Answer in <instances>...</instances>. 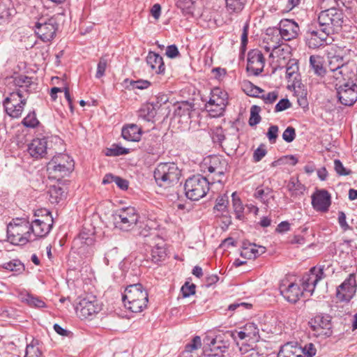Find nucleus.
<instances>
[{
    "mask_svg": "<svg viewBox=\"0 0 357 357\" xmlns=\"http://www.w3.org/2000/svg\"><path fill=\"white\" fill-rule=\"evenodd\" d=\"M122 301L128 310L138 313L147 307L149 294L142 284H133L126 287Z\"/></svg>",
    "mask_w": 357,
    "mask_h": 357,
    "instance_id": "nucleus-1",
    "label": "nucleus"
},
{
    "mask_svg": "<svg viewBox=\"0 0 357 357\" xmlns=\"http://www.w3.org/2000/svg\"><path fill=\"white\" fill-rule=\"evenodd\" d=\"M7 238L13 245H25L27 242L34 241L30 232L29 222L26 219L13 220L7 225Z\"/></svg>",
    "mask_w": 357,
    "mask_h": 357,
    "instance_id": "nucleus-2",
    "label": "nucleus"
},
{
    "mask_svg": "<svg viewBox=\"0 0 357 357\" xmlns=\"http://www.w3.org/2000/svg\"><path fill=\"white\" fill-rule=\"evenodd\" d=\"M73 168V160L65 153L54 155L47 165V171L50 177L56 180H61L68 176Z\"/></svg>",
    "mask_w": 357,
    "mask_h": 357,
    "instance_id": "nucleus-3",
    "label": "nucleus"
},
{
    "mask_svg": "<svg viewBox=\"0 0 357 357\" xmlns=\"http://www.w3.org/2000/svg\"><path fill=\"white\" fill-rule=\"evenodd\" d=\"M181 176V171L174 162H161L153 172L155 181L160 187L177 183Z\"/></svg>",
    "mask_w": 357,
    "mask_h": 357,
    "instance_id": "nucleus-4",
    "label": "nucleus"
},
{
    "mask_svg": "<svg viewBox=\"0 0 357 357\" xmlns=\"http://www.w3.org/2000/svg\"><path fill=\"white\" fill-rule=\"evenodd\" d=\"M343 22V12L333 6L322 10L318 15L319 27H324L328 32L332 34L338 32L341 29Z\"/></svg>",
    "mask_w": 357,
    "mask_h": 357,
    "instance_id": "nucleus-5",
    "label": "nucleus"
},
{
    "mask_svg": "<svg viewBox=\"0 0 357 357\" xmlns=\"http://www.w3.org/2000/svg\"><path fill=\"white\" fill-rule=\"evenodd\" d=\"M209 185L210 183L206 177L200 174L194 175L185 181V195L191 200L197 201L206 196L209 190Z\"/></svg>",
    "mask_w": 357,
    "mask_h": 357,
    "instance_id": "nucleus-6",
    "label": "nucleus"
},
{
    "mask_svg": "<svg viewBox=\"0 0 357 357\" xmlns=\"http://www.w3.org/2000/svg\"><path fill=\"white\" fill-rule=\"evenodd\" d=\"M114 225L121 231L132 230L137 224L139 214L134 207H126L119 209L112 215Z\"/></svg>",
    "mask_w": 357,
    "mask_h": 357,
    "instance_id": "nucleus-7",
    "label": "nucleus"
},
{
    "mask_svg": "<svg viewBox=\"0 0 357 357\" xmlns=\"http://www.w3.org/2000/svg\"><path fill=\"white\" fill-rule=\"evenodd\" d=\"M343 50L338 47H331L330 50H327V61L328 65V76L333 77L335 80L340 79L342 75H340V71H342V68L345 66V64L348 62L345 59V55Z\"/></svg>",
    "mask_w": 357,
    "mask_h": 357,
    "instance_id": "nucleus-8",
    "label": "nucleus"
},
{
    "mask_svg": "<svg viewBox=\"0 0 357 357\" xmlns=\"http://www.w3.org/2000/svg\"><path fill=\"white\" fill-rule=\"evenodd\" d=\"M59 24L54 17L47 20L40 19L36 22L33 30L36 35L43 42H50L56 36Z\"/></svg>",
    "mask_w": 357,
    "mask_h": 357,
    "instance_id": "nucleus-9",
    "label": "nucleus"
},
{
    "mask_svg": "<svg viewBox=\"0 0 357 357\" xmlns=\"http://www.w3.org/2000/svg\"><path fill=\"white\" fill-rule=\"evenodd\" d=\"M53 225V218L50 211L46 212V215L43 219H35L29 222L30 232L32 238L36 241L38 238L45 237L51 231Z\"/></svg>",
    "mask_w": 357,
    "mask_h": 357,
    "instance_id": "nucleus-10",
    "label": "nucleus"
},
{
    "mask_svg": "<svg viewBox=\"0 0 357 357\" xmlns=\"http://www.w3.org/2000/svg\"><path fill=\"white\" fill-rule=\"evenodd\" d=\"M309 324L317 337H328L333 334L331 317L326 314L315 316Z\"/></svg>",
    "mask_w": 357,
    "mask_h": 357,
    "instance_id": "nucleus-11",
    "label": "nucleus"
},
{
    "mask_svg": "<svg viewBox=\"0 0 357 357\" xmlns=\"http://www.w3.org/2000/svg\"><path fill=\"white\" fill-rule=\"evenodd\" d=\"M356 280L354 273L348 278L337 288L336 297L340 301L349 302L354 296L356 291Z\"/></svg>",
    "mask_w": 357,
    "mask_h": 357,
    "instance_id": "nucleus-12",
    "label": "nucleus"
},
{
    "mask_svg": "<svg viewBox=\"0 0 357 357\" xmlns=\"http://www.w3.org/2000/svg\"><path fill=\"white\" fill-rule=\"evenodd\" d=\"M324 270V266L318 268L314 266L304 274L301 279L303 291L312 294L318 282L325 277Z\"/></svg>",
    "mask_w": 357,
    "mask_h": 357,
    "instance_id": "nucleus-13",
    "label": "nucleus"
},
{
    "mask_svg": "<svg viewBox=\"0 0 357 357\" xmlns=\"http://www.w3.org/2000/svg\"><path fill=\"white\" fill-rule=\"evenodd\" d=\"M339 101L345 106H351L357 101V84L345 82L337 88Z\"/></svg>",
    "mask_w": 357,
    "mask_h": 357,
    "instance_id": "nucleus-14",
    "label": "nucleus"
},
{
    "mask_svg": "<svg viewBox=\"0 0 357 357\" xmlns=\"http://www.w3.org/2000/svg\"><path fill=\"white\" fill-rule=\"evenodd\" d=\"M319 28V29H314L312 27H309L306 31L305 40L309 48L316 49L319 47L326 40L328 36L332 34L328 32L324 27Z\"/></svg>",
    "mask_w": 357,
    "mask_h": 357,
    "instance_id": "nucleus-15",
    "label": "nucleus"
},
{
    "mask_svg": "<svg viewBox=\"0 0 357 357\" xmlns=\"http://www.w3.org/2000/svg\"><path fill=\"white\" fill-rule=\"evenodd\" d=\"M100 310V307L95 296H89L82 299L75 307L77 314L82 319H86L98 313Z\"/></svg>",
    "mask_w": 357,
    "mask_h": 357,
    "instance_id": "nucleus-16",
    "label": "nucleus"
},
{
    "mask_svg": "<svg viewBox=\"0 0 357 357\" xmlns=\"http://www.w3.org/2000/svg\"><path fill=\"white\" fill-rule=\"evenodd\" d=\"M279 290L283 297L289 302L296 303L303 294L300 286L294 282H288L287 280L281 282Z\"/></svg>",
    "mask_w": 357,
    "mask_h": 357,
    "instance_id": "nucleus-17",
    "label": "nucleus"
},
{
    "mask_svg": "<svg viewBox=\"0 0 357 357\" xmlns=\"http://www.w3.org/2000/svg\"><path fill=\"white\" fill-rule=\"evenodd\" d=\"M140 148L157 158L163 153L160 137L153 133L149 134L144 138Z\"/></svg>",
    "mask_w": 357,
    "mask_h": 357,
    "instance_id": "nucleus-18",
    "label": "nucleus"
},
{
    "mask_svg": "<svg viewBox=\"0 0 357 357\" xmlns=\"http://www.w3.org/2000/svg\"><path fill=\"white\" fill-rule=\"evenodd\" d=\"M265 59L261 51L252 50L248 54L247 70L257 76L264 70Z\"/></svg>",
    "mask_w": 357,
    "mask_h": 357,
    "instance_id": "nucleus-19",
    "label": "nucleus"
},
{
    "mask_svg": "<svg viewBox=\"0 0 357 357\" xmlns=\"http://www.w3.org/2000/svg\"><path fill=\"white\" fill-rule=\"evenodd\" d=\"M282 39L287 41L296 38L299 34L298 24L293 20L283 19L278 24Z\"/></svg>",
    "mask_w": 357,
    "mask_h": 357,
    "instance_id": "nucleus-20",
    "label": "nucleus"
},
{
    "mask_svg": "<svg viewBox=\"0 0 357 357\" xmlns=\"http://www.w3.org/2000/svg\"><path fill=\"white\" fill-rule=\"evenodd\" d=\"M331 203V195L326 190H317L312 195V205L317 211H328Z\"/></svg>",
    "mask_w": 357,
    "mask_h": 357,
    "instance_id": "nucleus-21",
    "label": "nucleus"
},
{
    "mask_svg": "<svg viewBox=\"0 0 357 357\" xmlns=\"http://www.w3.org/2000/svg\"><path fill=\"white\" fill-rule=\"evenodd\" d=\"M28 152L35 158H43L47 153V141L46 137L36 138L29 144Z\"/></svg>",
    "mask_w": 357,
    "mask_h": 357,
    "instance_id": "nucleus-22",
    "label": "nucleus"
},
{
    "mask_svg": "<svg viewBox=\"0 0 357 357\" xmlns=\"http://www.w3.org/2000/svg\"><path fill=\"white\" fill-rule=\"evenodd\" d=\"M94 231L87 229L86 227L82 229L78 236L74 240V244L79 246V249L83 248L84 250L85 246L89 247V253L93 252L91 246L94 244Z\"/></svg>",
    "mask_w": 357,
    "mask_h": 357,
    "instance_id": "nucleus-23",
    "label": "nucleus"
},
{
    "mask_svg": "<svg viewBox=\"0 0 357 357\" xmlns=\"http://www.w3.org/2000/svg\"><path fill=\"white\" fill-rule=\"evenodd\" d=\"M211 95L209 100L206 104V107H210L211 105L215 104L220 107L219 111L222 108H226L228 105V95L226 91L215 87L211 90Z\"/></svg>",
    "mask_w": 357,
    "mask_h": 357,
    "instance_id": "nucleus-24",
    "label": "nucleus"
},
{
    "mask_svg": "<svg viewBox=\"0 0 357 357\" xmlns=\"http://www.w3.org/2000/svg\"><path fill=\"white\" fill-rule=\"evenodd\" d=\"M147 65L156 74H164L165 66L162 57L154 52L149 51L146 59Z\"/></svg>",
    "mask_w": 357,
    "mask_h": 357,
    "instance_id": "nucleus-25",
    "label": "nucleus"
},
{
    "mask_svg": "<svg viewBox=\"0 0 357 357\" xmlns=\"http://www.w3.org/2000/svg\"><path fill=\"white\" fill-rule=\"evenodd\" d=\"M228 168L229 164L227 160L215 156L210 160L208 171L210 173L215 174V176H221L225 175Z\"/></svg>",
    "mask_w": 357,
    "mask_h": 357,
    "instance_id": "nucleus-26",
    "label": "nucleus"
},
{
    "mask_svg": "<svg viewBox=\"0 0 357 357\" xmlns=\"http://www.w3.org/2000/svg\"><path fill=\"white\" fill-rule=\"evenodd\" d=\"M342 69V71H340L342 77L337 81L340 82L347 81V82L350 84L357 83V66L354 61H348Z\"/></svg>",
    "mask_w": 357,
    "mask_h": 357,
    "instance_id": "nucleus-27",
    "label": "nucleus"
},
{
    "mask_svg": "<svg viewBox=\"0 0 357 357\" xmlns=\"http://www.w3.org/2000/svg\"><path fill=\"white\" fill-rule=\"evenodd\" d=\"M142 133V128L134 123L124 126L121 130L122 137L130 142H139L141 139Z\"/></svg>",
    "mask_w": 357,
    "mask_h": 357,
    "instance_id": "nucleus-28",
    "label": "nucleus"
},
{
    "mask_svg": "<svg viewBox=\"0 0 357 357\" xmlns=\"http://www.w3.org/2000/svg\"><path fill=\"white\" fill-rule=\"evenodd\" d=\"M195 110L194 103L189 101L178 102L174 105V115L186 119L191 118V113Z\"/></svg>",
    "mask_w": 357,
    "mask_h": 357,
    "instance_id": "nucleus-29",
    "label": "nucleus"
},
{
    "mask_svg": "<svg viewBox=\"0 0 357 357\" xmlns=\"http://www.w3.org/2000/svg\"><path fill=\"white\" fill-rule=\"evenodd\" d=\"M277 357H303L302 347L297 344L287 342L281 347Z\"/></svg>",
    "mask_w": 357,
    "mask_h": 357,
    "instance_id": "nucleus-30",
    "label": "nucleus"
},
{
    "mask_svg": "<svg viewBox=\"0 0 357 357\" xmlns=\"http://www.w3.org/2000/svg\"><path fill=\"white\" fill-rule=\"evenodd\" d=\"M227 349V347L222 342L213 340L208 347H204V354L208 357H223Z\"/></svg>",
    "mask_w": 357,
    "mask_h": 357,
    "instance_id": "nucleus-31",
    "label": "nucleus"
},
{
    "mask_svg": "<svg viewBox=\"0 0 357 357\" xmlns=\"http://www.w3.org/2000/svg\"><path fill=\"white\" fill-rule=\"evenodd\" d=\"M267 43H272L273 49L278 48L282 43V37L279 26L269 27L266 31Z\"/></svg>",
    "mask_w": 357,
    "mask_h": 357,
    "instance_id": "nucleus-32",
    "label": "nucleus"
},
{
    "mask_svg": "<svg viewBox=\"0 0 357 357\" xmlns=\"http://www.w3.org/2000/svg\"><path fill=\"white\" fill-rule=\"evenodd\" d=\"M310 66L314 73L319 77H324L328 74V70L324 67L323 58L318 55H312L310 57Z\"/></svg>",
    "mask_w": 357,
    "mask_h": 357,
    "instance_id": "nucleus-33",
    "label": "nucleus"
},
{
    "mask_svg": "<svg viewBox=\"0 0 357 357\" xmlns=\"http://www.w3.org/2000/svg\"><path fill=\"white\" fill-rule=\"evenodd\" d=\"M26 104V98L22 99L19 103H12L10 105L3 106L6 112L13 118L21 116L24 106Z\"/></svg>",
    "mask_w": 357,
    "mask_h": 357,
    "instance_id": "nucleus-34",
    "label": "nucleus"
},
{
    "mask_svg": "<svg viewBox=\"0 0 357 357\" xmlns=\"http://www.w3.org/2000/svg\"><path fill=\"white\" fill-rule=\"evenodd\" d=\"M273 191L268 187H257L255 190L254 197L265 205H268L270 199L274 198Z\"/></svg>",
    "mask_w": 357,
    "mask_h": 357,
    "instance_id": "nucleus-35",
    "label": "nucleus"
},
{
    "mask_svg": "<svg viewBox=\"0 0 357 357\" xmlns=\"http://www.w3.org/2000/svg\"><path fill=\"white\" fill-rule=\"evenodd\" d=\"M49 201L53 204H58L66 197V192L59 185H51L47 192Z\"/></svg>",
    "mask_w": 357,
    "mask_h": 357,
    "instance_id": "nucleus-36",
    "label": "nucleus"
},
{
    "mask_svg": "<svg viewBox=\"0 0 357 357\" xmlns=\"http://www.w3.org/2000/svg\"><path fill=\"white\" fill-rule=\"evenodd\" d=\"M24 357H45L38 340L33 339L31 343L26 345Z\"/></svg>",
    "mask_w": 357,
    "mask_h": 357,
    "instance_id": "nucleus-37",
    "label": "nucleus"
},
{
    "mask_svg": "<svg viewBox=\"0 0 357 357\" xmlns=\"http://www.w3.org/2000/svg\"><path fill=\"white\" fill-rule=\"evenodd\" d=\"M157 110L151 102L147 103L139 110L138 116L146 121H151L155 116Z\"/></svg>",
    "mask_w": 357,
    "mask_h": 357,
    "instance_id": "nucleus-38",
    "label": "nucleus"
},
{
    "mask_svg": "<svg viewBox=\"0 0 357 357\" xmlns=\"http://www.w3.org/2000/svg\"><path fill=\"white\" fill-rule=\"evenodd\" d=\"M226 8L229 15H238L243 10L247 0H225Z\"/></svg>",
    "mask_w": 357,
    "mask_h": 357,
    "instance_id": "nucleus-39",
    "label": "nucleus"
},
{
    "mask_svg": "<svg viewBox=\"0 0 357 357\" xmlns=\"http://www.w3.org/2000/svg\"><path fill=\"white\" fill-rule=\"evenodd\" d=\"M13 82L15 86L18 88L17 89H22L23 91V93L26 92L27 94H29V88L33 84L31 77L20 75L14 78Z\"/></svg>",
    "mask_w": 357,
    "mask_h": 357,
    "instance_id": "nucleus-40",
    "label": "nucleus"
},
{
    "mask_svg": "<svg viewBox=\"0 0 357 357\" xmlns=\"http://www.w3.org/2000/svg\"><path fill=\"white\" fill-rule=\"evenodd\" d=\"M257 245L253 244V246L248 248L246 250H241L240 255L241 257L245 259H255L261 254L265 252V248L263 246H259V249L256 248Z\"/></svg>",
    "mask_w": 357,
    "mask_h": 357,
    "instance_id": "nucleus-41",
    "label": "nucleus"
},
{
    "mask_svg": "<svg viewBox=\"0 0 357 357\" xmlns=\"http://www.w3.org/2000/svg\"><path fill=\"white\" fill-rule=\"evenodd\" d=\"M15 13V10L4 3H0V24L8 22L11 16Z\"/></svg>",
    "mask_w": 357,
    "mask_h": 357,
    "instance_id": "nucleus-42",
    "label": "nucleus"
},
{
    "mask_svg": "<svg viewBox=\"0 0 357 357\" xmlns=\"http://www.w3.org/2000/svg\"><path fill=\"white\" fill-rule=\"evenodd\" d=\"M130 153V149L124 148L118 144H113L110 148L105 150V154L107 156H119L126 155Z\"/></svg>",
    "mask_w": 357,
    "mask_h": 357,
    "instance_id": "nucleus-43",
    "label": "nucleus"
},
{
    "mask_svg": "<svg viewBox=\"0 0 357 357\" xmlns=\"http://www.w3.org/2000/svg\"><path fill=\"white\" fill-rule=\"evenodd\" d=\"M243 91L246 93V94L252 97L259 98L261 93H264V89L254 85L250 82H245L243 83Z\"/></svg>",
    "mask_w": 357,
    "mask_h": 357,
    "instance_id": "nucleus-44",
    "label": "nucleus"
},
{
    "mask_svg": "<svg viewBox=\"0 0 357 357\" xmlns=\"http://www.w3.org/2000/svg\"><path fill=\"white\" fill-rule=\"evenodd\" d=\"M195 1L193 0H178L176 6L182 10L184 15H192L194 11Z\"/></svg>",
    "mask_w": 357,
    "mask_h": 357,
    "instance_id": "nucleus-45",
    "label": "nucleus"
},
{
    "mask_svg": "<svg viewBox=\"0 0 357 357\" xmlns=\"http://www.w3.org/2000/svg\"><path fill=\"white\" fill-rule=\"evenodd\" d=\"M166 250L162 246L156 245L151 250V259L154 263H158L166 257Z\"/></svg>",
    "mask_w": 357,
    "mask_h": 357,
    "instance_id": "nucleus-46",
    "label": "nucleus"
},
{
    "mask_svg": "<svg viewBox=\"0 0 357 357\" xmlns=\"http://www.w3.org/2000/svg\"><path fill=\"white\" fill-rule=\"evenodd\" d=\"M202 346L201 338L199 336H195L192 341L187 344L185 350L182 352V357H188L194 350H197Z\"/></svg>",
    "mask_w": 357,
    "mask_h": 357,
    "instance_id": "nucleus-47",
    "label": "nucleus"
},
{
    "mask_svg": "<svg viewBox=\"0 0 357 357\" xmlns=\"http://www.w3.org/2000/svg\"><path fill=\"white\" fill-rule=\"evenodd\" d=\"M18 98H20V101L22 99L26 98L22 89H17L16 91L10 93L9 96L4 99L3 102V106L5 105H10L12 103H18Z\"/></svg>",
    "mask_w": 357,
    "mask_h": 357,
    "instance_id": "nucleus-48",
    "label": "nucleus"
},
{
    "mask_svg": "<svg viewBox=\"0 0 357 357\" xmlns=\"http://www.w3.org/2000/svg\"><path fill=\"white\" fill-rule=\"evenodd\" d=\"M261 107L257 105H252L250 108V116L248 121L250 126H255L261 121V116L259 112Z\"/></svg>",
    "mask_w": 357,
    "mask_h": 357,
    "instance_id": "nucleus-49",
    "label": "nucleus"
},
{
    "mask_svg": "<svg viewBox=\"0 0 357 357\" xmlns=\"http://www.w3.org/2000/svg\"><path fill=\"white\" fill-rule=\"evenodd\" d=\"M22 124L26 128H34L40 123L36 118V114L34 111L30 112L22 120Z\"/></svg>",
    "mask_w": 357,
    "mask_h": 357,
    "instance_id": "nucleus-50",
    "label": "nucleus"
},
{
    "mask_svg": "<svg viewBox=\"0 0 357 357\" xmlns=\"http://www.w3.org/2000/svg\"><path fill=\"white\" fill-rule=\"evenodd\" d=\"M288 189L292 195H303L305 190V187L298 179L296 181L291 180L288 184Z\"/></svg>",
    "mask_w": 357,
    "mask_h": 357,
    "instance_id": "nucleus-51",
    "label": "nucleus"
},
{
    "mask_svg": "<svg viewBox=\"0 0 357 357\" xmlns=\"http://www.w3.org/2000/svg\"><path fill=\"white\" fill-rule=\"evenodd\" d=\"M298 71V65L294 60H289L287 64L286 76L288 79H296V75Z\"/></svg>",
    "mask_w": 357,
    "mask_h": 357,
    "instance_id": "nucleus-52",
    "label": "nucleus"
},
{
    "mask_svg": "<svg viewBox=\"0 0 357 357\" xmlns=\"http://www.w3.org/2000/svg\"><path fill=\"white\" fill-rule=\"evenodd\" d=\"M215 205L213 207L214 212L215 211L225 212L229 204L228 197L226 195H220L216 199Z\"/></svg>",
    "mask_w": 357,
    "mask_h": 357,
    "instance_id": "nucleus-53",
    "label": "nucleus"
},
{
    "mask_svg": "<svg viewBox=\"0 0 357 357\" xmlns=\"http://www.w3.org/2000/svg\"><path fill=\"white\" fill-rule=\"evenodd\" d=\"M3 268L10 271L21 272L24 271V264L18 259H13L3 264Z\"/></svg>",
    "mask_w": 357,
    "mask_h": 357,
    "instance_id": "nucleus-54",
    "label": "nucleus"
},
{
    "mask_svg": "<svg viewBox=\"0 0 357 357\" xmlns=\"http://www.w3.org/2000/svg\"><path fill=\"white\" fill-rule=\"evenodd\" d=\"M232 202H233V207L236 214V217L238 219H241L243 216V206L242 204L241 201L239 198H236V192L232 193Z\"/></svg>",
    "mask_w": 357,
    "mask_h": 357,
    "instance_id": "nucleus-55",
    "label": "nucleus"
},
{
    "mask_svg": "<svg viewBox=\"0 0 357 357\" xmlns=\"http://www.w3.org/2000/svg\"><path fill=\"white\" fill-rule=\"evenodd\" d=\"M195 289L196 285L195 284H190L189 282H185L181 287V293L183 298H187L195 294Z\"/></svg>",
    "mask_w": 357,
    "mask_h": 357,
    "instance_id": "nucleus-56",
    "label": "nucleus"
},
{
    "mask_svg": "<svg viewBox=\"0 0 357 357\" xmlns=\"http://www.w3.org/2000/svg\"><path fill=\"white\" fill-rule=\"evenodd\" d=\"M249 338H255L259 335V328L254 323H248L243 326Z\"/></svg>",
    "mask_w": 357,
    "mask_h": 357,
    "instance_id": "nucleus-57",
    "label": "nucleus"
},
{
    "mask_svg": "<svg viewBox=\"0 0 357 357\" xmlns=\"http://www.w3.org/2000/svg\"><path fill=\"white\" fill-rule=\"evenodd\" d=\"M278 98V92L277 91H273L271 92H268L266 94L264 93L260 94L259 98L263 100L265 104H273Z\"/></svg>",
    "mask_w": 357,
    "mask_h": 357,
    "instance_id": "nucleus-58",
    "label": "nucleus"
},
{
    "mask_svg": "<svg viewBox=\"0 0 357 357\" xmlns=\"http://www.w3.org/2000/svg\"><path fill=\"white\" fill-rule=\"evenodd\" d=\"M334 169L339 176H348L351 174V171L346 169L342 162L338 159L334 161Z\"/></svg>",
    "mask_w": 357,
    "mask_h": 357,
    "instance_id": "nucleus-59",
    "label": "nucleus"
},
{
    "mask_svg": "<svg viewBox=\"0 0 357 357\" xmlns=\"http://www.w3.org/2000/svg\"><path fill=\"white\" fill-rule=\"evenodd\" d=\"M107 59L105 57L102 56L100 59L99 62L97 66V71L96 73V78L99 79L104 76L105 70L107 68Z\"/></svg>",
    "mask_w": 357,
    "mask_h": 357,
    "instance_id": "nucleus-60",
    "label": "nucleus"
},
{
    "mask_svg": "<svg viewBox=\"0 0 357 357\" xmlns=\"http://www.w3.org/2000/svg\"><path fill=\"white\" fill-rule=\"evenodd\" d=\"M169 101V98L166 94H158L155 96V100L151 103L156 107L157 109H162L163 105H166Z\"/></svg>",
    "mask_w": 357,
    "mask_h": 357,
    "instance_id": "nucleus-61",
    "label": "nucleus"
},
{
    "mask_svg": "<svg viewBox=\"0 0 357 357\" xmlns=\"http://www.w3.org/2000/svg\"><path fill=\"white\" fill-rule=\"evenodd\" d=\"M296 136V130L292 126H288L282 133V139L287 143L293 142Z\"/></svg>",
    "mask_w": 357,
    "mask_h": 357,
    "instance_id": "nucleus-62",
    "label": "nucleus"
},
{
    "mask_svg": "<svg viewBox=\"0 0 357 357\" xmlns=\"http://www.w3.org/2000/svg\"><path fill=\"white\" fill-rule=\"evenodd\" d=\"M278 130L279 128L278 126L272 125L271 126L266 133V137H268L270 143L274 144L276 142V139L278 137Z\"/></svg>",
    "mask_w": 357,
    "mask_h": 357,
    "instance_id": "nucleus-63",
    "label": "nucleus"
},
{
    "mask_svg": "<svg viewBox=\"0 0 357 357\" xmlns=\"http://www.w3.org/2000/svg\"><path fill=\"white\" fill-rule=\"evenodd\" d=\"M26 301L31 307L42 308L45 306L44 301L29 294L26 296Z\"/></svg>",
    "mask_w": 357,
    "mask_h": 357,
    "instance_id": "nucleus-64",
    "label": "nucleus"
}]
</instances>
